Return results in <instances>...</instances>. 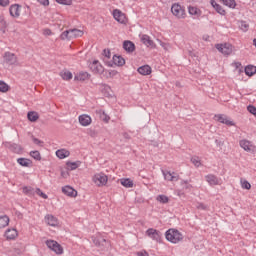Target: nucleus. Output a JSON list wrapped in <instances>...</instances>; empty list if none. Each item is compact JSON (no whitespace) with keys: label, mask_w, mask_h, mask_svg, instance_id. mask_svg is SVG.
<instances>
[{"label":"nucleus","mask_w":256,"mask_h":256,"mask_svg":"<svg viewBox=\"0 0 256 256\" xmlns=\"http://www.w3.org/2000/svg\"><path fill=\"white\" fill-rule=\"evenodd\" d=\"M78 37H83V31L77 28L65 30L60 35V39L62 41H71L72 39H77Z\"/></svg>","instance_id":"1"},{"label":"nucleus","mask_w":256,"mask_h":256,"mask_svg":"<svg viewBox=\"0 0 256 256\" xmlns=\"http://www.w3.org/2000/svg\"><path fill=\"white\" fill-rule=\"evenodd\" d=\"M165 238L170 243L177 244L180 243V241L183 239V234H181L179 230L169 229L165 233Z\"/></svg>","instance_id":"2"},{"label":"nucleus","mask_w":256,"mask_h":256,"mask_svg":"<svg viewBox=\"0 0 256 256\" xmlns=\"http://www.w3.org/2000/svg\"><path fill=\"white\" fill-rule=\"evenodd\" d=\"M171 13L177 19H185V17H187V13L185 12V7L181 6L179 3H175L172 5Z\"/></svg>","instance_id":"3"},{"label":"nucleus","mask_w":256,"mask_h":256,"mask_svg":"<svg viewBox=\"0 0 256 256\" xmlns=\"http://www.w3.org/2000/svg\"><path fill=\"white\" fill-rule=\"evenodd\" d=\"M92 181L97 185V187H105L109 181V177H107L105 173L100 172L93 176Z\"/></svg>","instance_id":"4"},{"label":"nucleus","mask_w":256,"mask_h":256,"mask_svg":"<svg viewBox=\"0 0 256 256\" xmlns=\"http://www.w3.org/2000/svg\"><path fill=\"white\" fill-rule=\"evenodd\" d=\"M46 245L48 249H51V251H54L56 255H63V246H61V244H59L57 241L47 240Z\"/></svg>","instance_id":"5"},{"label":"nucleus","mask_w":256,"mask_h":256,"mask_svg":"<svg viewBox=\"0 0 256 256\" xmlns=\"http://www.w3.org/2000/svg\"><path fill=\"white\" fill-rule=\"evenodd\" d=\"M239 145L244 151L247 153H255L256 151V146L253 144V142L247 140V139H242L239 141Z\"/></svg>","instance_id":"6"},{"label":"nucleus","mask_w":256,"mask_h":256,"mask_svg":"<svg viewBox=\"0 0 256 256\" xmlns=\"http://www.w3.org/2000/svg\"><path fill=\"white\" fill-rule=\"evenodd\" d=\"M216 49L222 53V55H231L233 53V45L229 43L216 44Z\"/></svg>","instance_id":"7"},{"label":"nucleus","mask_w":256,"mask_h":256,"mask_svg":"<svg viewBox=\"0 0 256 256\" xmlns=\"http://www.w3.org/2000/svg\"><path fill=\"white\" fill-rule=\"evenodd\" d=\"M146 235L150 237V239H152L153 241H156V243H161L162 236L159 230L154 228H149L146 231Z\"/></svg>","instance_id":"8"},{"label":"nucleus","mask_w":256,"mask_h":256,"mask_svg":"<svg viewBox=\"0 0 256 256\" xmlns=\"http://www.w3.org/2000/svg\"><path fill=\"white\" fill-rule=\"evenodd\" d=\"M205 179H206L207 183L209 185H211V187H213L215 185L223 184V180L221 178L217 177L215 174H208L205 176Z\"/></svg>","instance_id":"9"},{"label":"nucleus","mask_w":256,"mask_h":256,"mask_svg":"<svg viewBox=\"0 0 256 256\" xmlns=\"http://www.w3.org/2000/svg\"><path fill=\"white\" fill-rule=\"evenodd\" d=\"M215 121L218 123H223L224 125H228L229 127L235 126V122L229 120V118L223 114H217L214 116Z\"/></svg>","instance_id":"10"},{"label":"nucleus","mask_w":256,"mask_h":256,"mask_svg":"<svg viewBox=\"0 0 256 256\" xmlns=\"http://www.w3.org/2000/svg\"><path fill=\"white\" fill-rule=\"evenodd\" d=\"M113 17L118 23H127V17H125V14L119 9L113 11Z\"/></svg>","instance_id":"11"},{"label":"nucleus","mask_w":256,"mask_h":256,"mask_svg":"<svg viewBox=\"0 0 256 256\" xmlns=\"http://www.w3.org/2000/svg\"><path fill=\"white\" fill-rule=\"evenodd\" d=\"M90 69L96 74H101L103 71H105V68H103V65L98 60H94L92 63H90Z\"/></svg>","instance_id":"12"},{"label":"nucleus","mask_w":256,"mask_h":256,"mask_svg":"<svg viewBox=\"0 0 256 256\" xmlns=\"http://www.w3.org/2000/svg\"><path fill=\"white\" fill-rule=\"evenodd\" d=\"M9 12L11 17H14L16 19L19 18L21 16V5L19 4L11 5L9 8Z\"/></svg>","instance_id":"13"},{"label":"nucleus","mask_w":256,"mask_h":256,"mask_svg":"<svg viewBox=\"0 0 256 256\" xmlns=\"http://www.w3.org/2000/svg\"><path fill=\"white\" fill-rule=\"evenodd\" d=\"M78 121L82 127H89L93 120L91 119V116L82 114L78 117Z\"/></svg>","instance_id":"14"},{"label":"nucleus","mask_w":256,"mask_h":256,"mask_svg":"<svg viewBox=\"0 0 256 256\" xmlns=\"http://www.w3.org/2000/svg\"><path fill=\"white\" fill-rule=\"evenodd\" d=\"M4 61L8 65H17V56L13 53L7 52L4 55Z\"/></svg>","instance_id":"15"},{"label":"nucleus","mask_w":256,"mask_h":256,"mask_svg":"<svg viewBox=\"0 0 256 256\" xmlns=\"http://www.w3.org/2000/svg\"><path fill=\"white\" fill-rule=\"evenodd\" d=\"M140 39L143 45H146V47H151L152 49H155L156 47L155 42L151 40V37L149 35L143 34Z\"/></svg>","instance_id":"16"},{"label":"nucleus","mask_w":256,"mask_h":256,"mask_svg":"<svg viewBox=\"0 0 256 256\" xmlns=\"http://www.w3.org/2000/svg\"><path fill=\"white\" fill-rule=\"evenodd\" d=\"M18 235L19 234L17 233V230L15 228H12V229H8L5 232L4 237L7 239V241H13L17 239Z\"/></svg>","instance_id":"17"},{"label":"nucleus","mask_w":256,"mask_h":256,"mask_svg":"<svg viewBox=\"0 0 256 256\" xmlns=\"http://www.w3.org/2000/svg\"><path fill=\"white\" fill-rule=\"evenodd\" d=\"M162 173L166 181H179V176L175 172L162 171Z\"/></svg>","instance_id":"18"},{"label":"nucleus","mask_w":256,"mask_h":256,"mask_svg":"<svg viewBox=\"0 0 256 256\" xmlns=\"http://www.w3.org/2000/svg\"><path fill=\"white\" fill-rule=\"evenodd\" d=\"M45 221L47 225H50V227H57V225H59V220L57 217L50 214L45 216Z\"/></svg>","instance_id":"19"},{"label":"nucleus","mask_w":256,"mask_h":256,"mask_svg":"<svg viewBox=\"0 0 256 256\" xmlns=\"http://www.w3.org/2000/svg\"><path fill=\"white\" fill-rule=\"evenodd\" d=\"M188 13H189V15H192V17H194V19H199V17H201V15H202L201 9H199L195 6H189Z\"/></svg>","instance_id":"20"},{"label":"nucleus","mask_w":256,"mask_h":256,"mask_svg":"<svg viewBox=\"0 0 256 256\" xmlns=\"http://www.w3.org/2000/svg\"><path fill=\"white\" fill-rule=\"evenodd\" d=\"M92 241L97 247H101L107 243V240L101 236V234H97L96 236L92 237Z\"/></svg>","instance_id":"21"},{"label":"nucleus","mask_w":256,"mask_h":256,"mask_svg":"<svg viewBox=\"0 0 256 256\" xmlns=\"http://www.w3.org/2000/svg\"><path fill=\"white\" fill-rule=\"evenodd\" d=\"M62 193H64V195H67L68 197H77L76 190L73 189V187L71 186L62 187Z\"/></svg>","instance_id":"22"},{"label":"nucleus","mask_w":256,"mask_h":256,"mask_svg":"<svg viewBox=\"0 0 256 256\" xmlns=\"http://www.w3.org/2000/svg\"><path fill=\"white\" fill-rule=\"evenodd\" d=\"M123 49H125V51L128 53H133V51H135V44L129 40L124 41Z\"/></svg>","instance_id":"23"},{"label":"nucleus","mask_w":256,"mask_h":256,"mask_svg":"<svg viewBox=\"0 0 256 256\" xmlns=\"http://www.w3.org/2000/svg\"><path fill=\"white\" fill-rule=\"evenodd\" d=\"M80 166H81V161L66 163L67 171H75V169H78V167Z\"/></svg>","instance_id":"24"},{"label":"nucleus","mask_w":256,"mask_h":256,"mask_svg":"<svg viewBox=\"0 0 256 256\" xmlns=\"http://www.w3.org/2000/svg\"><path fill=\"white\" fill-rule=\"evenodd\" d=\"M113 63H114V65H117L118 67H123V65H125V59L121 56L114 55Z\"/></svg>","instance_id":"25"},{"label":"nucleus","mask_w":256,"mask_h":256,"mask_svg":"<svg viewBox=\"0 0 256 256\" xmlns=\"http://www.w3.org/2000/svg\"><path fill=\"white\" fill-rule=\"evenodd\" d=\"M140 75H151V68L149 65H144L138 68Z\"/></svg>","instance_id":"26"},{"label":"nucleus","mask_w":256,"mask_h":256,"mask_svg":"<svg viewBox=\"0 0 256 256\" xmlns=\"http://www.w3.org/2000/svg\"><path fill=\"white\" fill-rule=\"evenodd\" d=\"M220 3L224 4L226 7H229V9H235L237 7V2L235 0H219Z\"/></svg>","instance_id":"27"},{"label":"nucleus","mask_w":256,"mask_h":256,"mask_svg":"<svg viewBox=\"0 0 256 256\" xmlns=\"http://www.w3.org/2000/svg\"><path fill=\"white\" fill-rule=\"evenodd\" d=\"M90 75L87 72H80L75 76V81H87L89 79Z\"/></svg>","instance_id":"28"},{"label":"nucleus","mask_w":256,"mask_h":256,"mask_svg":"<svg viewBox=\"0 0 256 256\" xmlns=\"http://www.w3.org/2000/svg\"><path fill=\"white\" fill-rule=\"evenodd\" d=\"M245 73L248 77H253L256 74V67L253 65H248L245 67Z\"/></svg>","instance_id":"29"},{"label":"nucleus","mask_w":256,"mask_h":256,"mask_svg":"<svg viewBox=\"0 0 256 256\" xmlns=\"http://www.w3.org/2000/svg\"><path fill=\"white\" fill-rule=\"evenodd\" d=\"M27 117H28V121L35 123V121L39 120V113L35 111H31V112H28Z\"/></svg>","instance_id":"30"},{"label":"nucleus","mask_w":256,"mask_h":256,"mask_svg":"<svg viewBox=\"0 0 256 256\" xmlns=\"http://www.w3.org/2000/svg\"><path fill=\"white\" fill-rule=\"evenodd\" d=\"M70 153L68 150L61 149L56 151V156L58 159H65L66 157H69Z\"/></svg>","instance_id":"31"},{"label":"nucleus","mask_w":256,"mask_h":256,"mask_svg":"<svg viewBox=\"0 0 256 256\" xmlns=\"http://www.w3.org/2000/svg\"><path fill=\"white\" fill-rule=\"evenodd\" d=\"M60 77H62V79L64 81H71V79H73V74L67 70L60 72Z\"/></svg>","instance_id":"32"},{"label":"nucleus","mask_w":256,"mask_h":256,"mask_svg":"<svg viewBox=\"0 0 256 256\" xmlns=\"http://www.w3.org/2000/svg\"><path fill=\"white\" fill-rule=\"evenodd\" d=\"M17 163L21 165V167H30L31 161L27 158H18Z\"/></svg>","instance_id":"33"},{"label":"nucleus","mask_w":256,"mask_h":256,"mask_svg":"<svg viewBox=\"0 0 256 256\" xmlns=\"http://www.w3.org/2000/svg\"><path fill=\"white\" fill-rule=\"evenodd\" d=\"M121 185H123V187H126L127 189L133 187V180L126 178V179H121L120 180Z\"/></svg>","instance_id":"34"},{"label":"nucleus","mask_w":256,"mask_h":256,"mask_svg":"<svg viewBox=\"0 0 256 256\" xmlns=\"http://www.w3.org/2000/svg\"><path fill=\"white\" fill-rule=\"evenodd\" d=\"M239 29H241V31L246 33V31H249V24L242 20L239 22Z\"/></svg>","instance_id":"35"},{"label":"nucleus","mask_w":256,"mask_h":256,"mask_svg":"<svg viewBox=\"0 0 256 256\" xmlns=\"http://www.w3.org/2000/svg\"><path fill=\"white\" fill-rule=\"evenodd\" d=\"M10 150L14 153H21V151H23V148H21V145L18 144H10Z\"/></svg>","instance_id":"36"},{"label":"nucleus","mask_w":256,"mask_h":256,"mask_svg":"<svg viewBox=\"0 0 256 256\" xmlns=\"http://www.w3.org/2000/svg\"><path fill=\"white\" fill-rule=\"evenodd\" d=\"M30 157H32L36 161H41V153H39V151H37V150L31 151L30 152Z\"/></svg>","instance_id":"37"},{"label":"nucleus","mask_w":256,"mask_h":256,"mask_svg":"<svg viewBox=\"0 0 256 256\" xmlns=\"http://www.w3.org/2000/svg\"><path fill=\"white\" fill-rule=\"evenodd\" d=\"M156 201H158L159 203H169V197H167L166 195H158L156 198Z\"/></svg>","instance_id":"38"},{"label":"nucleus","mask_w":256,"mask_h":256,"mask_svg":"<svg viewBox=\"0 0 256 256\" xmlns=\"http://www.w3.org/2000/svg\"><path fill=\"white\" fill-rule=\"evenodd\" d=\"M9 222H10L9 216L4 215L1 217V227L9 226Z\"/></svg>","instance_id":"39"},{"label":"nucleus","mask_w":256,"mask_h":256,"mask_svg":"<svg viewBox=\"0 0 256 256\" xmlns=\"http://www.w3.org/2000/svg\"><path fill=\"white\" fill-rule=\"evenodd\" d=\"M191 163H193L195 167H201V159L198 156H193Z\"/></svg>","instance_id":"40"},{"label":"nucleus","mask_w":256,"mask_h":256,"mask_svg":"<svg viewBox=\"0 0 256 256\" xmlns=\"http://www.w3.org/2000/svg\"><path fill=\"white\" fill-rule=\"evenodd\" d=\"M214 9L217 13H219V15H222V16L227 15V12L223 9V6L219 4Z\"/></svg>","instance_id":"41"},{"label":"nucleus","mask_w":256,"mask_h":256,"mask_svg":"<svg viewBox=\"0 0 256 256\" xmlns=\"http://www.w3.org/2000/svg\"><path fill=\"white\" fill-rule=\"evenodd\" d=\"M240 183H241L242 189H247V190L251 189V183H249V181L242 179L240 180Z\"/></svg>","instance_id":"42"},{"label":"nucleus","mask_w":256,"mask_h":256,"mask_svg":"<svg viewBox=\"0 0 256 256\" xmlns=\"http://www.w3.org/2000/svg\"><path fill=\"white\" fill-rule=\"evenodd\" d=\"M9 89H11V87L4 81H1V93H7Z\"/></svg>","instance_id":"43"},{"label":"nucleus","mask_w":256,"mask_h":256,"mask_svg":"<svg viewBox=\"0 0 256 256\" xmlns=\"http://www.w3.org/2000/svg\"><path fill=\"white\" fill-rule=\"evenodd\" d=\"M247 110L249 111V113H251L252 115H254V117H256V107H255V106L249 105V106L247 107Z\"/></svg>","instance_id":"44"},{"label":"nucleus","mask_w":256,"mask_h":256,"mask_svg":"<svg viewBox=\"0 0 256 256\" xmlns=\"http://www.w3.org/2000/svg\"><path fill=\"white\" fill-rule=\"evenodd\" d=\"M60 5H71L73 0H56Z\"/></svg>","instance_id":"45"},{"label":"nucleus","mask_w":256,"mask_h":256,"mask_svg":"<svg viewBox=\"0 0 256 256\" xmlns=\"http://www.w3.org/2000/svg\"><path fill=\"white\" fill-rule=\"evenodd\" d=\"M36 193H37V195H39V197H42V199H47V194H45V193H43L42 191H41V189H36Z\"/></svg>","instance_id":"46"},{"label":"nucleus","mask_w":256,"mask_h":256,"mask_svg":"<svg viewBox=\"0 0 256 256\" xmlns=\"http://www.w3.org/2000/svg\"><path fill=\"white\" fill-rule=\"evenodd\" d=\"M196 207H197V209H200L202 211H205V209H207V206L205 204H203V203H198L196 205Z\"/></svg>","instance_id":"47"},{"label":"nucleus","mask_w":256,"mask_h":256,"mask_svg":"<svg viewBox=\"0 0 256 256\" xmlns=\"http://www.w3.org/2000/svg\"><path fill=\"white\" fill-rule=\"evenodd\" d=\"M103 55H104V57H106V59H111V51L104 50Z\"/></svg>","instance_id":"48"},{"label":"nucleus","mask_w":256,"mask_h":256,"mask_svg":"<svg viewBox=\"0 0 256 256\" xmlns=\"http://www.w3.org/2000/svg\"><path fill=\"white\" fill-rule=\"evenodd\" d=\"M136 255L137 256H149V253L145 250H142V251L136 252Z\"/></svg>","instance_id":"49"},{"label":"nucleus","mask_w":256,"mask_h":256,"mask_svg":"<svg viewBox=\"0 0 256 256\" xmlns=\"http://www.w3.org/2000/svg\"><path fill=\"white\" fill-rule=\"evenodd\" d=\"M61 177H63L64 179H67V177H69V172H67V171H62V172H61Z\"/></svg>","instance_id":"50"},{"label":"nucleus","mask_w":256,"mask_h":256,"mask_svg":"<svg viewBox=\"0 0 256 256\" xmlns=\"http://www.w3.org/2000/svg\"><path fill=\"white\" fill-rule=\"evenodd\" d=\"M39 3H41V5L47 6L49 5V0H38Z\"/></svg>","instance_id":"51"},{"label":"nucleus","mask_w":256,"mask_h":256,"mask_svg":"<svg viewBox=\"0 0 256 256\" xmlns=\"http://www.w3.org/2000/svg\"><path fill=\"white\" fill-rule=\"evenodd\" d=\"M7 5H9V0H1L2 7H7Z\"/></svg>","instance_id":"52"},{"label":"nucleus","mask_w":256,"mask_h":256,"mask_svg":"<svg viewBox=\"0 0 256 256\" xmlns=\"http://www.w3.org/2000/svg\"><path fill=\"white\" fill-rule=\"evenodd\" d=\"M43 33L44 35H53V32H51V29H45Z\"/></svg>","instance_id":"53"},{"label":"nucleus","mask_w":256,"mask_h":256,"mask_svg":"<svg viewBox=\"0 0 256 256\" xmlns=\"http://www.w3.org/2000/svg\"><path fill=\"white\" fill-rule=\"evenodd\" d=\"M210 3L214 9L219 5L215 0H211Z\"/></svg>","instance_id":"54"},{"label":"nucleus","mask_w":256,"mask_h":256,"mask_svg":"<svg viewBox=\"0 0 256 256\" xmlns=\"http://www.w3.org/2000/svg\"><path fill=\"white\" fill-rule=\"evenodd\" d=\"M110 77H115L117 75V71H111L109 72Z\"/></svg>","instance_id":"55"},{"label":"nucleus","mask_w":256,"mask_h":256,"mask_svg":"<svg viewBox=\"0 0 256 256\" xmlns=\"http://www.w3.org/2000/svg\"><path fill=\"white\" fill-rule=\"evenodd\" d=\"M103 115H104V117H105V118H104V121H109L110 118H109V116H107V114H105V112H103Z\"/></svg>","instance_id":"56"},{"label":"nucleus","mask_w":256,"mask_h":256,"mask_svg":"<svg viewBox=\"0 0 256 256\" xmlns=\"http://www.w3.org/2000/svg\"><path fill=\"white\" fill-rule=\"evenodd\" d=\"M34 143H36V145H39V143H41V140L34 138Z\"/></svg>","instance_id":"57"},{"label":"nucleus","mask_w":256,"mask_h":256,"mask_svg":"<svg viewBox=\"0 0 256 256\" xmlns=\"http://www.w3.org/2000/svg\"><path fill=\"white\" fill-rule=\"evenodd\" d=\"M16 255H21V250L20 249H15Z\"/></svg>","instance_id":"58"},{"label":"nucleus","mask_w":256,"mask_h":256,"mask_svg":"<svg viewBox=\"0 0 256 256\" xmlns=\"http://www.w3.org/2000/svg\"><path fill=\"white\" fill-rule=\"evenodd\" d=\"M29 191V189L27 187L23 188V193H27Z\"/></svg>","instance_id":"59"},{"label":"nucleus","mask_w":256,"mask_h":256,"mask_svg":"<svg viewBox=\"0 0 256 256\" xmlns=\"http://www.w3.org/2000/svg\"><path fill=\"white\" fill-rule=\"evenodd\" d=\"M160 45H161V47H164V49H165V43L160 42Z\"/></svg>","instance_id":"60"},{"label":"nucleus","mask_w":256,"mask_h":256,"mask_svg":"<svg viewBox=\"0 0 256 256\" xmlns=\"http://www.w3.org/2000/svg\"><path fill=\"white\" fill-rule=\"evenodd\" d=\"M186 189H191V185L186 184Z\"/></svg>","instance_id":"61"},{"label":"nucleus","mask_w":256,"mask_h":256,"mask_svg":"<svg viewBox=\"0 0 256 256\" xmlns=\"http://www.w3.org/2000/svg\"><path fill=\"white\" fill-rule=\"evenodd\" d=\"M253 43H254V45H255V47H256V38L253 40Z\"/></svg>","instance_id":"62"},{"label":"nucleus","mask_w":256,"mask_h":256,"mask_svg":"<svg viewBox=\"0 0 256 256\" xmlns=\"http://www.w3.org/2000/svg\"><path fill=\"white\" fill-rule=\"evenodd\" d=\"M0 91H1V81H0Z\"/></svg>","instance_id":"63"},{"label":"nucleus","mask_w":256,"mask_h":256,"mask_svg":"<svg viewBox=\"0 0 256 256\" xmlns=\"http://www.w3.org/2000/svg\"><path fill=\"white\" fill-rule=\"evenodd\" d=\"M0 5H1V0H0Z\"/></svg>","instance_id":"64"}]
</instances>
